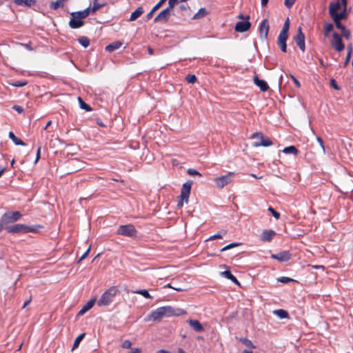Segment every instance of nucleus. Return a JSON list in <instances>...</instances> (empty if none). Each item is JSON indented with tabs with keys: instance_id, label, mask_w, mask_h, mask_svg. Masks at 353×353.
<instances>
[{
	"instance_id": "1",
	"label": "nucleus",
	"mask_w": 353,
	"mask_h": 353,
	"mask_svg": "<svg viewBox=\"0 0 353 353\" xmlns=\"http://www.w3.org/2000/svg\"><path fill=\"white\" fill-rule=\"evenodd\" d=\"M186 314V311L183 309L174 308L172 306L167 305L159 307L150 313L145 318V321H155L159 322L164 317H170L173 316H181Z\"/></svg>"
},
{
	"instance_id": "2",
	"label": "nucleus",
	"mask_w": 353,
	"mask_h": 353,
	"mask_svg": "<svg viewBox=\"0 0 353 353\" xmlns=\"http://www.w3.org/2000/svg\"><path fill=\"white\" fill-rule=\"evenodd\" d=\"M119 292V290L117 286L114 285L110 287L102 294L100 299L97 301V305L101 307L110 305Z\"/></svg>"
},
{
	"instance_id": "3",
	"label": "nucleus",
	"mask_w": 353,
	"mask_h": 353,
	"mask_svg": "<svg viewBox=\"0 0 353 353\" xmlns=\"http://www.w3.org/2000/svg\"><path fill=\"white\" fill-rule=\"evenodd\" d=\"M41 225H27L25 224H14L13 225L6 226L5 230L11 234L37 232L39 228H41Z\"/></svg>"
},
{
	"instance_id": "4",
	"label": "nucleus",
	"mask_w": 353,
	"mask_h": 353,
	"mask_svg": "<svg viewBox=\"0 0 353 353\" xmlns=\"http://www.w3.org/2000/svg\"><path fill=\"white\" fill-rule=\"evenodd\" d=\"M22 214L19 211H9L3 214L0 220V231L5 229L6 226L19 220Z\"/></svg>"
},
{
	"instance_id": "5",
	"label": "nucleus",
	"mask_w": 353,
	"mask_h": 353,
	"mask_svg": "<svg viewBox=\"0 0 353 353\" xmlns=\"http://www.w3.org/2000/svg\"><path fill=\"white\" fill-rule=\"evenodd\" d=\"M192 183H193L192 181H188L183 184L180 194L181 201L178 202V206L182 207L183 205V201H185L186 203L188 202V198L190 194Z\"/></svg>"
},
{
	"instance_id": "6",
	"label": "nucleus",
	"mask_w": 353,
	"mask_h": 353,
	"mask_svg": "<svg viewBox=\"0 0 353 353\" xmlns=\"http://www.w3.org/2000/svg\"><path fill=\"white\" fill-rule=\"evenodd\" d=\"M252 138L256 139L253 143L254 147H268L272 145V141L268 138L265 137L261 132H255L252 135Z\"/></svg>"
},
{
	"instance_id": "7",
	"label": "nucleus",
	"mask_w": 353,
	"mask_h": 353,
	"mask_svg": "<svg viewBox=\"0 0 353 353\" xmlns=\"http://www.w3.org/2000/svg\"><path fill=\"white\" fill-rule=\"evenodd\" d=\"M234 176V172H229L225 175L215 178L214 181L219 189H222L232 181Z\"/></svg>"
},
{
	"instance_id": "8",
	"label": "nucleus",
	"mask_w": 353,
	"mask_h": 353,
	"mask_svg": "<svg viewBox=\"0 0 353 353\" xmlns=\"http://www.w3.org/2000/svg\"><path fill=\"white\" fill-rule=\"evenodd\" d=\"M117 234L125 236H134L137 234V230L132 224L120 225L117 230Z\"/></svg>"
},
{
	"instance_id": "9",
	"label": "nucleus",
	"mask_w": 353,
	"mask_h": 353,
	"mask_svg": "<svg viewBox=\"0 0 353 353\" xmlns=\"http://www.w3.org/2000/svg\"><path fill=\"white\" fill-rule=\"evenodd\" d=\"M332 37V40L331 41L332 47L338 52L343 50L345 46L340 35L336 32H334Z\"/></svg>"
},
{
	"instance_id": "10",
	"label": "nucleus",
	"mask_w": 353,
	"mask_h": 353,
	"mask_svg": "<svg viewBox=\"0 0 353 353\" xmlns=\"http://www.w3.org/2000/svg\"><path fill=\"white\" fill-rule=\"evenodd\" d=\"M294 39L299 49L302 52H304L305 50V35L302 32V28L301 26L298 28L296 35L294 37Z\"/></svg>"
},
{
	"instance_id": "11",
	"label": "nucleus",
	"mask_w": 353,
	"mask_h": 353,
	"mask_svg": "<svg viewBox=\"0 0 353 353\" xmlns=\"http://www.w3.org/2000/svg\"><path fill=\"white\" fill-rule=\"evenodd\" d=\"M250 17L246 16V20L243 21H238L236 23L234 30L239 32H243L248 30L251 27V23L249 21Z\"/></svg>"
},
{
	"instance_id": "12",
	"label": "nucleus",
	"mask_w": 353,
	"mask_h": 353,
	"mask_svg": "<svg viewBox=\"0 0 353 353\" xmlns=\"http://www.w3.org/2000/svg\"><path fill=\"white\" fill-rule=\"evenodd\" d=\"M170 10L169 8H166L161 10L154 18V22H163L165 23L170 18Z\"/></svg>"
},
{
	"instance_id": "13",
	"label": "nucleus",
	"mask_w": 353,
	"mask_h": 353,
	"mask_svg": "<svg viewBox=\"0 0 353 353\" xmlns=\"http://www.w3.org/2000/svg\"><path fill=\"white\" fill-rule=\"evenodd\" d=\"M271 258L281 262H285L290 259L291 254L288 251L281 252L271 255Z\"/></svg>"
},
{
	"instance_id": "14",
	"label": "nucleus",
	"mask_w": 353,
	"mask_h": 353,
	"mask_svg": "<svg viewBox=\"0 0 353 353\" xmlns=\"http://www.w3.org/2000/svg\"><path fill=\"white\" fill-rule=\"evenodd\" d=\"M288 38V34H284L280 32L278 37V45L281 48V51L283 52H286L287 45L286 41Z\"/></svg>"
},
{
	"instance_id": "15",
	"label": "nucleus",
	"mask_w": 353,
	"mask_h": 353,
	"mask_svg": "<svg viewBox=\"0 0 353 353\" xmlns=\"http://www.w3.org/2000/svg\"><path fill=\"white\" fill-rule=\"evenodd\" d=\"M269 31V22L267 19H264L259 27V32L261 37L267 39Z\"/></svg>"
},
{
	"instance_id": "16",
	"label": "nucleus",
	"mask_w": 353,
	"mask_h": 353,
	"mask_svg": "<svg viewBox=\"0 0 353 353\" xmlns=\"http://www.w3.org/2000/svg\"><path fill=\"white\" fill-rule=\"evenodd\" d=\"M276 235V232L272 230H265L261 234V239L263 241L270 242Z\"/></svg>"
},
{
	"instance_id": "17",
	"label": "nucleus",
	"mask_w": 353,
	"mask_h": 353,
	"mask_svg": "<svg viewBox=\"0 0 353 353\" xmlns=\"http://www.w3.org/2000/svg\"><path fill=\"white\" fill-rule=\"evenodd\" d=\"M190 326L196 332H201L204 331L202 324L198 321L194 319H190L188 321Z\"/></svg>"
},
{
	"instance_id": "18",
	"label": "nucleus",
	"mask_w": 353,
	"mask_h": 353,
	"mask_svg": "<svg viewBox=\"0 0 353 353\" xmlns=\"http://www.w3.org/2000/svg\"><path fill=\"white\" fill-rule=\"evenodd\" d=\"M254 83L260 88L262 92H265L269 89V86L266 81L262 79H259L258 76L254 77Z\"/></svg>"
},
{
	"instance_id": "19",
	"label": "nucleus",
	"mask_w": 353,
	"mask_h": 353,
	"mask_svg": "<svg viewBox=\"0 0 353 353\" xmlns=\"http://www.w3.org/2000/svg\"><path fill=\"white\" fill-rule=\"evenodd\" d=\"M83 23V21L81 19H77V17H72L69 21L70 27L73 29L81 27Z\"/></svg>"
},
{
	"instance_id": "20",
	"label": "nucleus",
	"mask_w": 353,
	"mask_h": 353,
	"mask_svg": "<svg viewBox=\"0 0 353 353\" xmlns=\"http://www.w3.org/2000/svg\"><path fill=\"white\" fill-rule=\"evenodd\" d=\"M341 8L339 0L336 2H330L329 5V13L331 17L337 13V11Z\"/></svg>"
},
{
	"instance_id": "21",
	"label": "nucleus",
	"mask_w": 353,
	"mask_h": 353,
	"mask_svg": "<svg viewBox=\"0 0 353 353\" xmlns=\"http://www.w3.org/2000/svg\"><path fill=\"white\" fill-rule=\"evenodd\" d=\"M95 302L96 299H92L88 301L87 303L85 305H83V307L79 310V312H78V316L83 315L87 311H88L93 307Z\"/></svg>"
},
{
	"instance_id": "22",
	"label": "nucleus",
	"mask_w": 353,
	"mask_h": 353,
	"mask_svg": "<svg viewBox=\"0 0 353 353\" xmlns=\"http://www.w3.org/2000/svg\"><path fill=\"white\" fill-rule=\"evenodd\" d=\"M90 12V8H87L82 11L72 12L71 13V15L72 17H77V19H82L86 18L89 15Z\"/></svg>"
},
{
	"instance_id": "23",
	"label": "nucleus",
	"mask_w": 353,
	"mask_h": 353,
	"mask_svg": "<svg viewBox=\"0 0 353 353\" xmlns=\"http://www.w3.org/2000/svg\"><path fill=\"white\" fill-rule=\"evenodd\" d=\"M144 10L141 6L138 7L133 12H132L128 21H134L138 19L143 13Z\"/></svg>"
},
{
	"instance_id": "24",
	"label": "nucleus",
	"mask_w": 353,
	"mask_h": 353,
	"mask_svg": "<svg viewBox=\"0 0 353 353\" xmlns=\"http://www.w3.org/2000/svg\"><path fill=\"white\" fill-rule=\"evenodd\" d=\"M123 45L122 42L117 41L105 46V50L112 52L119 49Z\"/></svg>"
},
{
	"instance_id": "25",
	"label": "nucleus",
	"mask_w": 353,
	"mask_h": 353,
	"mask_svg": "<svg viewBox=\"0 0 353 353\" xmlns=\"http://www.w3.org/2000/svg\"><path fill=\"white\" fill-rule=\"evenodd\" d=\"M14 3L18 6L31 7L36 3V0H14Z\"/></svg>"
},
{
	"instance_id": "26",
	"label": "nucleus",
	"mask_w": 353,
	"mask_h": 353,
	"mask_svg": "<svg viewBox=\"0 0 353 353\" xmlns=\"http://www.w3.org/2000/svg\"><path fill=\"white\" fill-rule=\"evenodd\" d=\"M166 0H160L151 10V11L148 13L147 18L150 19L153 15L154 12L159 9L162 5L165 2Z\"/></svg>"
},
{
	"instance_id": "27",
	"label": "nucleus",
	"mask_w": 353,
	"mask_h": 353,
	"mask_svg": "<svg viewBox=\"0 0 353 353\" xmlns=\"http://www.w3.org/2000/svg\"><path fill=\"white\" fill-rule=\"evenodd\" d=\"M9 137L14 143L15 145L23 146L26 145V143L22 140L17 137L12 132H9Z\"/></svg>"
},
{
	"instance_id": "28",
	"label": "nucleus",
	"mask_w": 353,
	"mask_h": 353,
	"mask_svg": "<svg viewBox=\"0 0 353 353\" xmlns=\"http://www.w3.org/2000/svg\"><path fill=\"white\" fill-rule=\"evenodd\" d=\"M225 277L232 281L236 285H240L239 281L237 280V279L231 273L229 270H225L222 273Z\"/></svg>"
},
{
	"instance_id": "29",
	"label": "nucleus",
	"mask_w": 353,
	"mask_h": 353,
	"mask_svg": "<svg viewBox=\"0 0 353 353\" xmlns=\"http://www.w3.org/2000/svg\"><path fill=\"white\" fill-rule=\"evenodd\" d=\"M283 152L285 153V154H292L294 155H297L298 153H299V150L296 149V148L294 145H290V146H288V147H285L283 150Z\"/></svg>"
},
{
	"instance_id": "30",
	"label": "nucleus",
	"mask_w": 353,
	"mask_h": 353,
	"mask_svg": "<svg viewBox=\"0 0 353 353\" xmlns=\"http://www.w3.org/2000/svg\"><path fill=\"white\" fill-rule=\"evenodd\" d=\"M227 231L225 230H221V231L218 232L216 234L210 236L207 241H212L218 239H222L223 235L226 234Z\"/></svg>"
},
{
	"instance_id": "31",
	"label": "nucleus",
	"mask_w": 353,
	"mask_h": 353,
	"mask_svg": "<svg viewBox=\"0 0 353 353\" xmlns=\"http://www.w3.org/2000/svg\"><path fill=\"white\" fill-rule=\"evenodd\" d=\"M274 314L277 315L280 319H286L289 316L288 312L282 309L274 310Z\"/></svg>"
},
{
	"instance_id": "32",
	"label": "nucleus",
	"mask_w": 353,
	"mask_h": 353,
	"mask_svg": "<svg viewBox=\"0 0 353 353\" xmlns=\"http://www.w3.org/2000/svg\"><path fill=\"white\" fill-rule=\"evenodd\" d=\"M65 1V0H58L57 1L52 2L50 3V8L57 10L59 8L63 7Z\"/></svg>"
},
{
	"instance_id": "33",
	"label": "nucleus",
	"mask_w": 353,
	"mask_h": 353,
	"mask_svg": "<svg viewBox=\"0 0 353 353\" xmlns=\"http://www.w3.org/2000/svg\"><path fill=\"white\" fill-rule=\"evenodd\" d=\"M79 43L83 46L84 48H87L90 45V39L85 36L80 37L78 39Z\"/></svg>"
},
{
	"instance_id": "34",
	"label": "nucleus",
	"mask_w": 353,
	"mask_h": 353,
	"mask_svg": "<svg viewBox=\"0 0 353 353\" xmlns=\"http://www.w3.org/2000/svg\"><path fill=\"white\" fill-rule=\"evenodd\" d=\"M78 101L79 102V105L81 108L89 112L92 110L91 107L87 104L81 97H78Z\"/></svg>"
},
{
	"instance_id": "35",
	"label": "nucleus",
	"mask_w": 353,
	"mask_h": 353,
	"mask_svg": "<svg viewBox=\"0 0 353 353\" xmlns=\"http://www.w3.org/2000/svg\"><path fill=\"white\" fill-rule=\"evenodd\" d=\"M134 293L135 294H141L142 295L143 297H145V299H152V296L150 294V293L148 292V290H136V291H134Z\"/></svg>"
},
{
	"instance_id": "36",
	"label": "nucleus",
	"mask_w": 353,
	"mask_h": 353,
	"mask_svg": "<svg viewBox=\"0 0 353 353\" xmlns=\"http://www.w3.org/2000/svg\"><path fill=\"white\" fill-rule=\"evenodd\" d=\"M104 6H105V3H99L98 2V0H94L93 6H92V9H90V11L92 13H94L97 10H98L101 8L103 7Z\"/></svg>"
},
{
	"instance_id": "37",
	"label": "nucleus",
	"mask_w": 353,
	"mask_h": 353,
	"mask_svg": "<svg viewBox=\"0 0 353 353\" xmlns=\"http://www.w3.org/2000/svg\"><path fill=\"white\" fill-rule=\"evenodd\" d=\"M208 12L206 11V10L204 8H201L199 10V11L197 12V13H196L194 16V19H200V18H202L203 17H205V15H207Z\"/></svg>"
},
{
	"instance_id": "38",
	"label": "nucleus",
	"mask_w": 353,
	"mask_h": 353,
	"mask_svg": "<svg viewBox=\"0 0 353 353\" xmlns=\"http://www.w3.org/2000/svg\"><path fill=\"white\" fill-rule=\"evenodd\" d=\"M333 28H334V26L332 23H325L324 24L325 36L327 37L328 34L333 30Z\"/></svg>"
},
{
	"instance_id": "39",
	"label": "nucleus",
	"mask_w": 353,
	"mask_h": 353,
	"mask_svg": "<svg viewBox=\"0 0 353 353\" xmlns=\"http://www.w3.org/2000/svg\"><path fill=\"white\" fill-rule=\"evenodd\" d=\"M240 341L247 347L251 348H255V346L253 345L252 342L247 339V338H241Z\"/></svg>"
},
{
	"instance_id": "40",
	"label": "nucleus",
	"mask_w": 353,
	"mask_h": 353,
	"mask_svg": "<svg viewBox=\"0 0 353 353\" xmlns=\"http://www.w3.org/2000/svg\"><path fill=\"white\" fill-rule=\"evenodd\" d=\"M289 28H290V20H289V18H287V19L285 20V21L283 24L282 30L280 32L284 33V34H288Z\"/></svg>"
},
{
	"instance_id": "41",
	"label": "nucleus",
	"mask_w": 353,
	"mask_h": 353,
	"mask_svg": "<svg viewBox=\"0 0 353 353\" xmlns=\"http://www.w3.org/2000/svg\"><path fill=\"white\" fill-rule=\"evenodd\" d=\"M85 336V334L83 333V334H79L74 340V344H73V349L74 348H77L79 345V343L81 342V341L83 339V337Z\"/></svg>"
},
{
	"instance_id": "42",
	"label": "nucleus",
	"mask_w": 353,
	"mask_h": 353,
	"mask_svg": "<svg viewBox=\"0 0 353 353\" xmlns=\"http://www.w3.org/2000/svg\"><path fill=\"white\" fill-rule=\"evenodd\" d=\"M345 17V12H342L341 13H336L332 18L333 21H341Z\"/></svg>"
},
{
	"instance_id": "43",
	"label": "nucleus",
	"mask_w": 353,
	"mask_h": 353,
	"mask_svg": "<svg viewBox=\"0 0 353 353\" xmlns=\"http://www.w3.org/2000/svg\"><path fill=\"white\" fill-rule=\"evenodd\" d=\"M185 80L189 83H194L196 81V77L194 74H189L185 77Z\"/></svg>"
},
{
	"instance_id": "44",
	"label": "nucleus",
	"mask_w": 353,
	"mask_h": 353,
	"mask_svg": "<svg viewBox=\"0 0 353 353\" xmlns=\"http://www.w3.org/2000/svg\"><path fill=\"white\" fill-rule=\"evenodd\" d=\"M26 81H18L13 83H10V85L14 87H23L27 85Z\"/></svg>"
},
{
	"instance_id": "45",
	"label": "nucleus",
	"mask_w": 353,
	"mask_h": 353,
	"mask_svg": "<svg viewBox=\"0 0 353 353\" xmlns=\"http://www.w3.org/2000/svg\"><path fill=\"white\" fill-rule=\"evenodd\" d=\"M352 48L351 46H350L348 48V52H347V54L346 56V58H345V63H344V65L346 66L349 62H350V58H351V55H352Z\"/></svg>"
},
{
	"instance_id": "46",
	"label": "nucleus",
	"mask_w": 353,
	"mask_h": 353,
	"mask_svg": "<svg viewBox=\"0 0 353 353\" xmlns=\"http://www.w3.org/2000/svg\"><path fill=\"white\" fill-rule=\"evenodd\" d=\"M278 281L283 283H288L290 282L294 281V279L287 276H281L278 279Z\"/></svg>"
},
{
	"instance_id": "47",
	"label": "nucleus",
	"mask_w": 353,
	"mask_h": 353,
	"mask_svg": "<svg viewBox=\"0 0 353 353\" xmlns=\"http://www.w3.org/2000/svg\"><path fill=\"white\" fill-rule=\"evenodd\" d=\"M187 172L190 176H201V174L200 172H199L197 170L192 169V168H189Z\"/></svg>"
},
{
	"instance_id": "48",
	"label": "nucleus",
	"mask_w": 353,
	"mask_h": 353,
	"mask_svg": "<svg viewBox=\"0 0 353 353\" xmlns=\"http://www.w3.org/2000/svg\"><path fill=\"white\" fill-rule=\"evenodd\" d=\"M240 243H232L226 246H225L224 248H223L221 250V252H223V251H225V250H228L230 248H234V247H236L238 245H239Z\"/></svg>"
},
{
	"instance_id": "49",
	"label": "nucleus",
	"mask_w": 353,
	"mask_h": 353,
	"mask_svg": "<svg viewBox=\"0 0 353 353\" xmlns=\"http://www.w3.org/2000/svg\"><path fill=\"white\" fill-rule=\"evenodd\" d=\"M268 210L269 212L272 213V216L275 219H279L280 218V214L276 210H274L272 207L270 206Z\"/></svg>"
},
{
	"instance_id": "50",
	"label": "nucleus",
	"mask_w": 353,
	"mask_h": 353,
	"mask_svg": "<svg viewBox=\"0 0 353 353\" xmlns=\"http://www.w3.org/2000/svg\"><path fill=\"white\" fill-rule=\"evenodd\" d=\"M132 346V343L130 341L126 339L122 343V347L124 349H130Z\"/></svg>"
},
{
	"instance_id": "51",
	"label": "nucleus",
	"mask_w": 353,
	"mask_h": 353,
	"mask_svg": "<svg viewBox=\"0 0 353 353\" xmlns=\"http://www.w3.org/2000/svg\"><path fill=\"white\" fill-rule=\"evenodd\" d=\"M336 25V27L338 29L341 30L342 31H345V27L341 23V21H334Z\"/></svg>"
},
{
	"instance_id": "52",
	"label": "nucleus",
	"mask_w": 353,
	"mask_h": 353,
	"mask_svg": "<svg viewBox=\"0 0 353 353\" xmlns=\"http://www.w3.org/2000/svg\"><path fill=\"white\" fill-rule=\"evenodd\" d=\"M178 0H168V7L170 10H172L177 3Z\"/></svg>"
},
{
	"instance_id": "53",
	"label": "nucleus",
	"mask_w": 353,
	"mask_h": 353,
	"mask_svg": "<svg viewBox=\"0 0 353 353\" xmlns=\"http://www.w3.org/2000/svg\"><path fill=\"white\" fill-rule=\"evenodd\" d=\"M91 246L90 245L88 250L85 251V252L81 256V258L79 259L78 263H80L81 261L85 259L87 256L88 255L90 250Z\"/></svg>"
},
{
	"instance_id": "54",
	"label": "nucleus",
	"mask_w": 353,
	"mask_h": 353,
	"mask_svg": "<svg viewBox=\"0 0 353 353\" xmlns=\"http://www.w3.org/2000/svg\"><path fill=\"white\" fill-rule=\"evenodd\" d=\"M296 0H285L284 4L288 8H290Z\"/></svg>"
},
{
	"instance_id": "55",
	"label": "nucleus",
	"mask_w": 353,
	"mask_h": 353,
	"mask_svg": "<svg viewBox=\"0 0 353 353\" xmlns=\"http://www.w3.org/2000/svg\"><path fill=\"white\" fill-rule=\"evenodd\" d=\"M316 141L319 142L322 150H323V152L325 153V147H324V144H323V139L319 137H316Z\"/></svg>"
},
{
	"instance_id": "56",
	"label": "nucleus",
	"mask_w": 353,
	"mask_h": 353,
	"mask_svg": "<svg viewBox=\"0 0 353 353\" xmlns=\"http://www.w3.org/2000/svg\"><path fill=\"white\" fill-rule=\"evenodd\" d=\"M41 145H39L37 150V155H36V159H35V161H34V163H36L39 159H40V157H41Z\"/></svg>"
},
{
	"instance_id": "57",
	"label": "nucleus",
	"mask_w": 353,
	"mask_h": 353,
	"mask_svg": "<svg viewBox=\"0 0 353 353\" xmlns=\"http://www.w3.org/2000/svg\"><path fill=\"white\" fill-rule=\"evenodd\" d=\"M12 108L19 114L22 113L23 111V108L20 105H15Z\"/></svg>"
},
{
	"instance_id": "58",
	"label": "nucleus",
	"mask_w": 353,
	"mask_h": 353,
	"mask_svg": "<svg viewBox=\"0 0 353 353\" xmlns=\"http://www.w3.org/2000/svg\"><path fill=\"white\" fill-rule=\"evenodd\" d=\"M330 85H331V86H332L334 89H335V90H339V86L337 85L336 82V81H335L334 79H331V81H330Z\"/></svg>"
},
{
	"instance_id": "59",
	"label": "nucleus",
	"mask_w": 353,
	"mask_h": 353,
	"mask_svg": "<svg viewBox=\"0 0 353 353\" xmlns=\"http://www.w3.org/2000/svg\"><path fill=\"white\" fill-rule=\"evenodd\" d=\"M291 78L294 82V83L295 84V85L297 87V88H300L301 87V83L300 82L298 81V79L294 77V76H291Z\"/></svg>"
},
{
	"instance_id": "60",
	"label": "nucleus",
	"mask_w": 353,
	"mask_h": 353,
	"mask_svg": "<svg viewBox=\"0 0 353 353\" xmlns=\"http://www.w3.org/2000/svg\"><path fill=\"white\" fill-rule=\"evenodd\" d=\"M167 288H172V289H174L178 292H182V291H184L185 290L184 288H176V287L174 286H172L171 283H169L166 285Z\"/></svg>"
},
{
	"instance_id": "61",
	"label": "nucleus",
	"mask_w": 353,
	"mask_h": 353,
	"mask_svg": "<svg viewBox=\"0 0 353 353\" xmlns=\"http://www.w3.org/2000/svg\"><path fill=\"white\" fill-rule=\"evenodd\" d=\"M32 295H30V297L28 298V300H26V301L24 302V303H23V306H22V308H23V309L26 308V307H27V305H29V304H30V303L32 301Z\"/></svg>"
},
{
	"instance_id": "62",
	"label": "nucleus",
	"mask_w": 353,
	"mask_h": 353,
	"mask_svg": "<svg viewBox=\"0 0 353 353\" xmlns=\"http://www.w3.org/2000/svg\"><path fill=\"white\" fill-rule=\"evenodd\" d=\"M19 45L25 47L27 50H32L33 48L31 47L30 44V43H19Z\"/></svg>"
},
{
	"instance_id": "63",
	"label": "nucleus",
	"mask_w": 353,
	"mask_h": 353,
	"mask_svg": "<svg viewBox=\"0 0 353 353\" xmlns=\"http://www.w3.org/2000/svg\"><path fill=\"white\" fill-rule=\"evenodd\" d=\"M130 353H141V350L140 348H134Z\"/></svg>"
},
{
	"instance_id": "64",
	"label": "nucleus",
	"mask_w": 353,
	"mask_h": 353,
	"mask_svg": "<svg viewBox=\"0 0 353 353\" xmlns=\"http://www.w3.org/2000/svg\"><path fill=\"white\" fill-rule=\"evenodd\" d=\"M155 353H170V352L165 350H159L157 351Z\"/></svg>"
}]
</instances>
